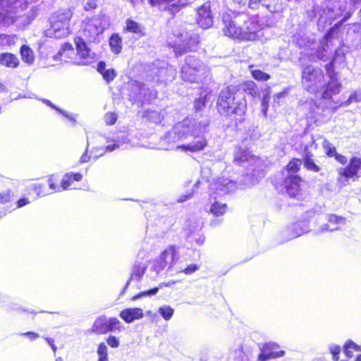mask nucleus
<instances>
[{"instance_id": "obj_14", "label": "nucleus", "mask_w": 361, "mask_h": 361, "mask_svg": "<svg viewBox=\"0 0 361 361\" xmlns=\"http://www.w3.org/2000/svg\"><path fill=\"white\" fill-rule=\"evenodd\" d=\"M283 182L285 190L290 197H295L300 194L302 182V178L300 176L290 175Z\"/></svg>"}, {"instance_id": "obj_1", "label": "nucleus", "mask_w": 361, "mask_h": 361, "mask_svg": "<svg viewBox=\"0 0 361 361\" xmlns=\"http://www.w3.org/2000/svg\"><path fill=\"white\" fill-rule=\"evenodd\" d=\"M238 90L235 85H228L219 93L216 109L217 113L229 120L227 127L238 129L245 120L247 102L245 98L238 100L235 94Z\"/></svg>"}, {"instance_id": "obj_33", "label": "nucleus", "mask_w": 361, "mask_h": 361, "mask_svg": "<svg viewBox=\"0 0 361 361\" xmlns=\"http://www.w3.org/2000/svg\"><path fill=\"white\" fill-rule=\"evenodd\" d=\"M159 312L166 320H169L173 314V309L170 306H163L159 308Z\"/></svg>"}, {"instance_id": "obj_57", "label": "nucleus", "mask_w": 361, "mask_h": 361, "mask_svg": "<svg viewBox=\"0 0 361 361\" xmlns=\"http://www.w3.org/2000/svg\"><path fill=\"white\" fill-rule=\"evenodd\" d=\"M0 38L9 39L11 38V36L7 35H0Z\"/></svg>"}, {"instance_id": "obj_36", "label": "nucleus", "mask_w": 361, "mask_h": 361, "mask_svg": "<svg viewBox=\"0 0 361 361\" xmlns=\"http://www.w3.org/2000/svg\"><path fill=\"white\" fill-rule=\"evenodd\" d=\"M13 194L11 190H5L0 192V203L6 204L11 202Z\"/></svg>"}, {"instance_id": "obj_60", "label": "nucleus", "mask_w": 361, "mask_h": 361, "mask_svg": "<svg viewBox=\"0 0 361 361\" xmlns=\"http://www.w3.org/2000/svg\"><path fill=\"white\" fill-rule=\"evenodd\" d=\"M142 86H143V84H142V83H140V82H138V87H142Z\"/></svg>"}, {"instance_id": "obj_48", "label": "nucleus", "mask_w": 361, "mask_h": 361, "mask_svg": "<svg viewBox=\"0 0 361 361\" xmlns=\"http://www.w3.org/2000/svg\"><path fill=\"white\" fill-rule=\"evenodd\" d=\"M331 353L333 355V357L335 360H338V347L335 346L334 348L331 349Z\"/></svg>"}, {"instance_id": "obj_4", "label": "nucleus", "mask_w": 361, "mask_h": 361, "mask_svg": "<svg viewBox=\"0 0 361 361\" xmlns=\"http://www.w3.org/2000/svg\"><path fill=\"white\" fill-rule=\"evenodd\" d=\"M73 15L71 8H61L50 18L51 29L56 37H63L71 33L70 22Z\"/></svg>"}, {"instance_id": "obj_26", "label": "nucleus", "mask_w": 361, "mask_h": 361, "mask_svg": "<svg viewBox=\"0 0 361 361\" xmlns=\"http://www.w3.org/2000/svg\"><path fill=\"white\" fill-rule=\"evenodd\" d=\"M263 6L271 13H279L283 11L282 0H264Z\"/></svg>"}, {"instance_id": "obj_61", "label": "nucleus", "mask_w": 361, "mask_h": 361, "mask_svg": "<svg viewBox=\"0 0 361 361\" xmlns=\"http://www.w3.org/2000/svg\"><path fill=\"white\" fill-rule=\"evenodd\" d=\"M56 361H63V360H62V358L59 357V358H57V359H56Z\"/></svg>"}, {"instance_id": "obj_17", "label": "nucleus", "mask_w": 361, "mask_h": 361, "mask_svg": "<svg viewBox=\"0 0 361 361\" xmlns=\"http://www.w3.org/2000/svg\"><path fill=\"white\" fill-rule=\"evenodd\" d=\"M197 139L192 144L181 145L177 147L184 152H197L203 150L207 146V140L204 136L196 135Z\"/></svg>"}, {"instance_id": "obj_38", "label": "nucleus", "mask_w": 361, "mask_h": 361, "mask_svg": "<svg viewBox=\"0 0 361 361\" xmlns=\"http://www.w3.org/2000/svg\"><path fill=\"white\" fill-rule=\"evenodd\" d=\"M324 147L325 149V153L328 157H335L336 159H338V154L336 152V148L335 147H332L329 143H327L324 145Z\"/></svg>"}, {"instance_id": "obj_19", "label": "nucleus", "mask_w": 361, "mask_h": 361, "mask_svg": "<svg viewBox=\"0 0 361 361\" xmlns=\"http://www.w3.org/2000/svg\"><path fill=\"white\" fill-rule=\"evenodd\" d=\"M119 316L126 323H131L134 320L142 318L144 314L141 308L134 307L121 310Z\"/></svg>"}, {"instance_id": "obj_31", "label": "nucleus", "mask_w": 361, "mask_h": 361, "mask_svg": "<svg viewBox=\"0 0 361 361\" xmlns=\"http://www.w3.org/2000/svg\"><path fill=\"white\" fill-rule=\"evenodd\" d=\"M254 65H250L248 68L250 70V73L252 77L257 81H267L271 78V76L269 73L263 72L259 69L251 70L253 68Z\"/></svg>"}, {"instance_id": "obj_54", "label": "nucleus", "mask_w": 361, "mask_h": 361, "mask_svg": "<svg viewBox=\"0 0 361 361\" xmlns=\"http://www.w3.org/2000/svg\"><path fill=\"white\" fill-rule=\"evenodd\" d=\"M339 160H340V163H341V164H345L347 161L346 158L341 155H340Z\"/></svg>"}, {"instance_id": "obj_23", "label": "nucleus", "mask_w": 361, "mask_h": 361, "mask_svg": "<svg viewBox=\"0 0 361 361\" xmlns=\"http://www.w3.org/2000/svg\"><path fill=\"white\" fill-rule=\"evenodd\" d=\"M147 269V265L145 264L135 262L133 267L130 272L129 281H132L133 279L140 280L142 277L144 276Z\"/></svg>"}, {"instance_id": "obj_43", "label": "nucleus", "mask_w": 361, "mask_h": 361, "mask_svg": "<svg viewBox=\"0 0 361 361\" xmlns=\"http://www.w3.org/2000/svg\"><path fill=\"white\" fill-rule=\"evenodd\" d=\"M30 201L27 197H22L16 202V207L17 208L23 207L30 204Z\"/></svg>"}, {"instance_id": "obj_12", "label": "nucleus", "mask_w": 361, "mask_h": 361, "mask_svg": "<svg viewBox=\"0 0 361 361\" xmlns=\"http://www.w3.org/2000/svg\"><path fill=\"white\" fill-rule=\"evenodd\" d=\"M197 23L203 29L209 28L213 23V16L209 3L207 2L197 8Z\"/></svg>"}, {"instance_id": "obj_64", "label": "nucleus", "mask_w": 361, "mask_h": 361, "mask_svg": "<svg viewBox=\"0 0 361 361\" xmlns=\"http://www.w3.org/2000/svg\"><path fill=\"white\" fill-rule=\"evenodd\" d=\"M97 158V156H94V157H92L93 159H95Z\"/></svg>"}, {"instance_id": "obj_18", "label": "nucleus", "mask_w": 361, "mask_h": 361, "mask_svg": "<svg viewBox=\"0 0 361 361\" xmlns=\"http://www.w3.org/2000/svg\"><path fill=\"white\" fill-rule=\"evenodd\" d=\"M123 33H132L138 38L145 37L146 33L144 27L132 18L126 20V26L122 30Z\"/></svg>"}, {"instance_id": "obj_63", "label": "nucleus", "mask_w": 361, "mask_h": 361, "mask_svg": "<svg viewBox=\"0 0 361 361\" xmlns=\"http://www.w3.org/2000/svg\"><path fill=\"white\" fill-rule=\"evenodd\" d=\"M185 199L180 200L179 202H183Z\"/></svg>"}, {"instance_id": "obj_28", "label": "nucleus", "mask_w": 361, "mask_h": 361, "mask_svg": "<svg viewBox=\"0 0 361 361\" xmlns=\"http://www.w3.org/2000/svg\"><path fill=\"white\" fill-rule=\"evenodd\" d=\"M343 350L348 358H352L354 352H361V345L356 344L351 340H348L343 345Z\"/></svg>"}, {"instance_id": "obj_13", "label": "nucleus", "mask_w": 361, "mask_h": 361, "mask_svg": "<svg viewBox=\"0 0 361 361\" xmlns=\"http://www.w3.org/2000/svg\"><path fill=\"white\" fill-rule=\"evenodd\" d=\"M77 53L71 42L63 43L60 50L54 56V60H60L65 63H69L74 65L75 61V56Z\"/></svg>"}, {"instance_id": "obj_5", "label": "nucleus", "mask_w": 361, "mask_h": 361, "mask_svg": "<svg viewBox=\"0 0 361 361\" xmlns=\"http://www.w3.org/2000/svg\"><path fill=\"white\" fill-rule=\"evenodd\" d=\"M324 75L319 69L306 66L302 72V80L307 83L306 90L311 94H317L321 91L322 83Z\"/></svg>"}, {"instance_id": "obj_16", "label": "nucleus", "mask_w": 361, "mask_h": 361, "mask_svg": "<svg viewBox=\"0 0 361 361\" xmlns=\"http://www.w3.org/2000/svg\"><path fill=\"white\" fill-rule=\"evenodd\" d=\"M12 4L11 0H0V25L8 26L16 22V18L9 14Z\"/></svg>"}, {"instance_id": "obj_20", "label": "nucleus", "mask_w": 361, "mask_h": 361, "mask_svg": "<svg viewBox=\"0 0 361 361\" xmlns=\"http://www.w3.org/2000/svg\"><path fill=\"white\" fill-rule=\"evenodd\" d=\"M20 65V60L18 57L11 52H4L0 54V66L7 68L15 69Z\"/></svg>"}, {"instance_id": "obj_49", "label": "nucleus", "mask_w": 361, "mask_h": 361, "mask_svg": "<svg viewBox=\"0 0 361 361\" xmlns=\"http://www.w3.org/2000/svg\"><path fill=\"white\" fill-rule=\"evenodd\" d=\"M118 147V145H117V144L109 145L105 147V151L112 152Z\"/></svg>"}, {"instance_id": "obj_2", "label": "nucleus", "mask_w": 361, "mask_h": 361, "mask_svg": "<svg viewBox=\"0 0 361 361\" xmlns=\"http://www.w3.org/2000/svg\"><path fill=\"white\" fill-rule=\"evenodd\" d=\"M222 32L228 38L238 42L256 41L260 38L261 24L255 17L245 14L223 16Z\"/></svg>"}, {"instance_id": "obj_47", "label": "nucleus", "mask_w": 361, "mask_h": 361, "mask_svg": "<svg viewBox=\"0 0 361 361\" xmlns=\"http://www.w3.org/2000/svg\"><path fill=\"white\" fill-rule=\"evenodd\" d=\"M45 339V341L49 344V345L51 346V348H52V350L55 352L56 350V345H54V341L53 338H50V337H44V338Z\"/></svg>"}, {"instance_id": "obj_58", "label": "nucleus", "mask_w": 361, "mask_h": 361, "mask_svg": "<svg viewBox=\"0 0 361 361\" xmlns=\"http://www.w3.org/2000/svg\"><path fill=\"white\" fill-rule=\"evenodd\" d=\"M47 104H48L51 107H52V108H54L55 109H57V108L54 104H52L50 101L47 100Z\"/></svg>"}, {"instance_id": "obj_50", "label": "nucleus", "mask_w": 361, "mask_h": 361, "mask_svg": "<svg viewBox=\"0 0 361 361\" xmlns=\"http://www.w3.org/2000/svg\"><path fill=\"white\" fill-rule=\"evenodd\" d=\"M260 1L261 0H248V6L250 8H255Z\"/></svg>"}, {"instance_id": "obj_35", "label": "nucleus", "mask_w": 361, "mask_h": 361, "mask_svg": "<svg viewBox=\"0 0 361 361\" xmlns=\"http://www.w3.org/2000/svg\"><path fill=\"white\" fill-rule=\"evenodd\" d=\"M103 79L107 82L109 83L114 80L116 77L117 73L115 69L110 68L107 69L105 72L102 73Z\"/></svg>"}, {"instance_id": "obj_55", "label": "nucleus", "mask_w": 361, "mask_h": 361, "mask_svg": "<svg viewBox=\"0 0 361 361\" xmlns=\"http://www.w3.org/2000/svg\"><path fill=\"white\" fill-rule=\"evenodd\" d=\"M130 281H129V280H128V281H127V283H126V285H125L124 288H123V290H122V292H121V293H122V294H123V293H125L126 290L128 288V285H129V283H130Z\"/></svg>"}, {"instance_id": "obj_44", "label": "nucleus", "mask_w": 361, "mask_h": 361, "mask_svg": "<svg viewBox=\"0 0 361 361\" xmlns=\"http://www.w3.org/2000/svg\"><path fill=\"white\" fill-rule=\"evenodd\" d=\"M205 106V100L203 98H198L195 101V108L197 110H200Z\"/></svg>"}, {"instance_id": "obj_25", "label": "nucleus", "mask_w": 361, "mask_h": 361, "mask_svg": "<svg viewBox=\"0 0 361 361\" xmlns=\"http://www.w3.org/2000/svg\"><path fill=\"white\" fill-rule=\"evenodd\" d=\"M20 54L23 61L30 66L34 63L35 54L32 49L27 45L23 44L20 48Z\"/></svg>"}, {"instance_id": "obj_45", "label": "nucleus", "mask_w": 361, "mask_h": 361, "mask_svg": "<svg viewBox=\"0 0 361 361\" xmlns=\"http://www.w3.org/2000/svg\"><path fill=\"white\" fill-rule=\"evenodd\" d=\"M97 71L102 75V73L105 72L107 69H106V63L104 61H100L97 64Z\"/></svg>"}, {"instance_id": "obj_30", "label": "nucleus", "mask_w": 361, "mask_h": 361, "mask_svg": "<svg viewBox=\"0 0 361 361\" xmlns=\"http://www.w3.org/2000/svg\"><path fill=\"white\" fill-rule=\"evenodd\" d=\"M301 166V160L298 158H292L285 166L286 170L289 173L296 175L300 171Z\"/></svg>"}, {"instance_id": "obj_37", "label": "nucleus", "mask_w": 361, "mask_h": 361, "mask_svg": "<svg viewBox=\"0 0 361 361\" xmlns=\"http://www.w3.org/2000/svg\"><path fill=\"white\" fill-rule=\"evenodd\" d=\"M117 114L114 112H107L104 115V121L107 126L114 125L117 121Z\"/></svg>"}, {"instance_id": "obj_22", "label": "nucleus", "mask_w": 361, "mask_h": 361, "mask_svg": "<svg viewBox=\"0 0 361 361\" xmlns=\"http://www.w3.org/2000/svg\"><path fill=\"white\" fill-rule=\"evenodd\" d=\"M302 161L305 168L307 171L318 173L320 171V167L314 162V155L310 150L307 145L305 146Z\"/></svg>"}, {"instance_id": "obj_29", "label": "nucleus", "mask_w": 361, "mask_h": 361, "mask_svg": "<svg viewBox=\"0 0 361 361\" xmlns=\"http://www.w3.org/2000/svg\"><path fill=\"white\" fill-rule=\"evenodd\" d=\"M243 90L245 93L252 97L259 94L257 84L252 80H245L242 83Z\"/></svg>"}, {"instance_id": "obj_8", "label": "nucleus", "mask_w": 361, "mask_h": 361, "mask_svg": "<svg viewBox=\"0 0 361 361\" xmlns=\"http://www.w3.org/2000/svg\"><path fill=\"white\" fill-rule=\"evenodd\" d=\"M201 68L202 63L199 59L194 56H188L180 70L181 78L185 82H196Z\"/></svg>"}, {"instance_id": "obj_24", "label": "nucleus", "mask_w": 361, "mask_h": 361, "mask_svg": "<svg viewBox=\"0 0 361 361\" xmlns=\"http://www.w3.org/2000/svg\"><path fill=\"white\" fill-rule=\"evenodd\" d=\"M109 47L111 51L114 54H118L121 52L123 44L122 38L118 33H114L109 38Z\"/></svg>"}, {"instance_id": "obj_10", "label": "nucleus", "mask_w": 361, "mask_h": 361, "mask_svg": "<svg viewBox=\"0 0 361 361\" xmlns=\"http://www.w3.org/2000/svg\"><path fill=\"white\" fill-rule=\"evenodd\" d=\"M285 354V350H281L279 344L269 342L264 343L260 348L258 360L267 361L271 359H276L284 356Z\"/></svg>"}, {"instance_id": "obj_52", "label": "nucleus", "mask_w": 361, "mask_h": 361, "mask_svg": "<svg viewBox=\"0 0 361 361\" xmlns=\"http://www.w3.org/2000/svg\"><path fill=\"white\" fill-rule=\"evenodd\" d=\"M159 290V287H156V288H151L148 290H146V295H154L157 293V291Z\"/></svg>"}, {"instance_id": "obj_11", "label": "nucleus", "mask_w": 361, "mask_h": 361, "mask_svg": "<svg viewBox=\"0 0 361 361\" xmlns=\"http://www.w3.org/2000/svg\"><path fill=\"white\" fill-rule=\"evenodd\" d=\"M200 44L199 37L197 35L186 36L181 43L173 46V51L176 56L195 51Z\"/></svg>"}, {"instance_id": "obj_34", "label": "nucleus", "mask_w": 361, "mask_h": 361, "mask_svg": "<svg viewBox=\"0 0 361 361\" xmlns=\"http://www.w3.org/2000/svg\"><path fill=\"white\" fill-rule=\"evenodd\" d=\"M360 102H361V94L357 92H355L348 97L347 100L340 103V106L343 105L346 106L353 102L357 103Z\"/></svg>"}, {"instance_id": "obj_46", "label": "nucleus", "mask_w": 361, "mask_h": 361, "mask_svg": "<svg viewBox=\"0 0 361 361\" xmlns=\"http://www.w3.org/2000/svg\"><path fill=\"white\" fill-rule=\"evenodd\" d=\"M92 159L91 156L88 155L87 150L82 155L80 159V163H86L90 161Z\"/></svg>"}, {"instance_id": "obj_9", "label": "nucleus", "mask_w": 361, "mask_h": 361, "mask_svg": "<svg viewBox=\"0 0 361 361\" xmlns=\"http://www.w3.org/2000/svg\"><path fill=\"white\" fill-rule=\"evenodd\" d=\"M121 322L116 317L108 319L102 315L97 317L93 323L90 331L97 335L106 334L116 329H120Z\"/></svg>"}, {"instance_id": "obj_62", "label": "nucleus", "mask_w": 361, "mask_h": 361, "mask_svg": "<svg viewBox=\"0 0 361 361\" xmlns=\"http://www.w3.org/2000/svg\"><path fill=\"white\" fill-rule=\"evenodd\" d=\"M20 310H21L23 312H27V310H25V309H20Z\"/></svg>"}, {"instance_id": "obj_21", "label": "nucleus", "mask_w": 361, "mask_h": 361, "mask_svg": "<svg viewBox=\"0 0 361 361\" xmlns=\"http://www.w3.org/2000/svg\"><path fill=\"white\" fill-rule=\"evenodd\" d=\"M361 169V159L354 157L350 159L348 165L343 169L342 175L345 178L356 176Z\"/></svg>"}, {"instance_id": "obj_53", "label": "nucleus", "mask_w": 361, "mask_h": 361, "mask_svg": "<svg viewBox=\"0 0 361 361\" xmlns=\"http://www.w3.org/2000/svg\"><path fill=\"white\" fill-rule=\"evenodd\" d=\"M235 3L240 5L248 4V0H233Z\"/></svg>"}, {"instance_id": "obj_40", "label": "nucleus", "mask_w": 361, "mask_h": 361, "mask_svg": "<svg viewBox=\"0 0 361 361\" xmlns=\"http://www.w3.org/2000/svg\"><path fill=\"white\" fill-rule=\"evenodd\" d=\"M106 343L110 347L114 348L118 347L119 345V340L115 336H109L106 338Z\"/></svg>"}, {"instance_id": "obj_3", "label": "nucleus", "mask_w": 361, "mask_h": 361, "mask_svg": "<svg viewBox=\"0 0 361 361\" xmlns=\"http://www.w3.org/2000/svg\"><path fill=\"white\" fill-rule=\"evenodd\" d=\"M82 177V174L78 172L66 173L62 179L56 174H51L47 177V180L32 183L30 186V190L35 193L37 197H43L51 193L72 189L73 183L81 181Z\"/></svg>"}, {"instance_id": "obj_59", "label": "nucleus", "mask_w": 361, "mask_h": 361, "mask_svg": "<svg viewBox=\"0 0 361 361\" xmlns=\"http://www.w3.org/2000/svg\"><path fill=\"white\" fill-rule=\"evenodd\" d=\"M354 361H361V354H359L355 359Z\"/></svg>"}, {"instance_id": "obj_7", "label": "nucleus", "mask_w": 361, "mask_h": 361, "mask_svg": "<svg viewBox=\"0 0 361 361\" xmlns=\"http://www.w3.org/2000/svg\"><path fill=\"white\" fill-rule=\"evenodd\" d=\"M176 250V246L174 245H169L164 250L154 261V270L159 272L166 268H171L177 261Z\"/></svg>"}, {"instance_id": "obj_15", "label": "nucleus", "mask_w": 361, "mask_h": 361, "mask_svg": "<svg viewBox=\"0 0 361 361\" xmlns=\"http://www.w3.org/2000/svg\"><path fill=\"white\" fill-rule=\"evenodd\" d=\"M148 3L152 7L158 8L167 4L169 5L167 10L172 15L179 12L188 5L187 3L180 2V0H148Z\"/></svg>"}, {"instance_id": "obj_27", "label": "nucleus", "mask_w": 361, "mask_h": 361, "mask_svg": "<svg viewBox=\"0 0 361 361\" xmlns=\"http://www.w3.org/2000/svg\"><path fill=\"white\" fill-rule=\"evenodd\" d=\"M228 211V205L226 203L214 202L212 204L209 212L215 217L224 216Z\"/></svg>"}, {"instance_id": "obj_41", "label": "nucleus", "mask_w": 361, "mask_h": 361, "mask_svg": "<svg viewBox=\"0 0 361 361\" xmlns=\"http://www.w3.org/2000/svg\"><path fill=\"white\" fill-rule=\"evenodd\" d=\"M97 7V0H87L84 9L85 11L94 10Z\"/></svg>"}, {"instance_id": "obj_51", "label": "nucleus", "mask_w": 361, "mask_h": 361, "mask_svg": "<svg viewBox=\"0 0 361 361\" xmlns=\"http://www.w3.org/2000/svg\"><path fill=\"white\" fill-rule=\"evenodd\" d=\"M146 295H146V292L145 291H142V292L137 293V295L133 296L131 300H137V299H138L140 298H142V297L146 296Z\"/></svg>"}, {"instance_id": "obj_56", "label": "nucleus", "mask_w": 361, "mask_h": 361, "mask_svg": "<svg viewBox=\"0 0 361 361\" xmlns=\"http://www.w3.org/2000/svg\"><path fill=\"white\" fill-rule=\"evenodd\" d=\"M92 27V25H91V24H88V25H87V27L85 28V30H84V32H86V31H87V30H88V31H90Z\"/></svg>"}, {"instance_id": "obj_6", "label": "nucleus", "mask_w": 361, "mask_h": 361, "mask_svg": "<svg viewBox=\"0 0 361 361\" xmlns=\"http://www.w3.org/2000/svg\"><path fill=\"white\" fill-rule=\"evenodd\" d=\"M75 45V66H88L95 58V54L88 47L85 40L80 36H77L73 39Z\"/></svg>"}, {"instance_id": "obj_39", "label": "nucleus", "mask_w": 361, "mask_h": 361, "mask_svg": "<svg viewBox=\"0 0 361 361\" xmlns=\"http://www.w3.org/2000/svg\"><path fill=\"white\" fill-rule=\"evenodd\" d=\"M199 265L196 264H191L188 265L183 271L185 274L190 275L195 273L196 271L199 269Z\"/></svg>"}, {"instance_id": "obj_32", "label": "nucleus", "mask_w": 361, "mask_h": 361, "mask_svg": "<svg viewBox=\"0 0 361 361\" xmlns=\"http://www.w3.org/2000/svg\"><path fill=\"white\" fill-rule=\"evenodd\" d=\"M97 353L99 356L97 361H109L108 350L104 343H100L98 345Z\"/></svg>"}, {"instance_id": "obj_42", "label": "nucleus", "mask_w": 361, "mask_h": 361, "mask_svg": "<svg viewBox=\"0 0 361 361\" xmlns=\"http://www.w3.org/2000/svg\"><path fill=\"white\" fill-rule=\"evenodd\" d=\"M22 336L27 337L30 340L34 341L39 337V335L37 333L33 331H27L25 333L21 334Z\"/></svg>"}]
</instances>
